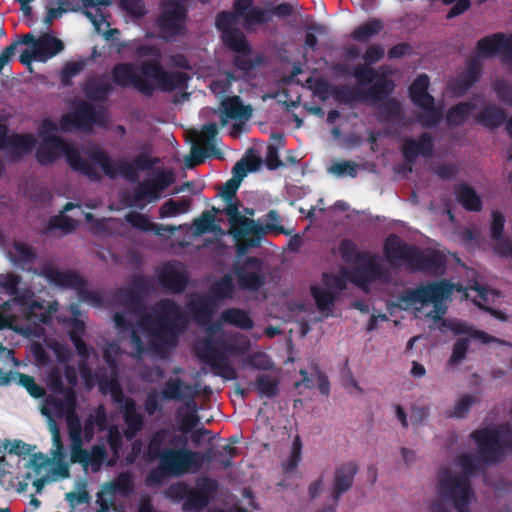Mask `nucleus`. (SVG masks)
<instances>
[{
  "label": "nucleus",
  "instance_id": "nucleus-1",
  "mask_svg": "<svg viewBox=\"0 0 512 512\" xmlns=\"http://www.w3.org/2000/svg\"><path fill=\"white\" fill-rule=\"evenodd\" d=\"M113 320L121 333H130V343L137 355L146 351L140 332L148 337L153 351L162 353L177 346L179 334L188 325L187 315L170 298L159 300L153 307V314L141 317L135 326L123 313H115Z\"/></svg>",
  "mask_w": 512,
  "mask_h": 512
},
{
  "label": "nucleus",
  "instance_id": "nucleus-2",
  "mask_svg": "<svg viewBox=\"0 0 512 512\" xmlns=\"http://www.w3.org/2000/svg\"><path fill=\"white\" fill-rule=\"evenodd\" d=\"M457 463L463 473L454 474L449 469L438 472V494L441 500L433 503L431 512H452L443 501L451 502L457 512H471L470 503L475 498V493L470 477L476 475L482 467L472 454H461L457 458Z\"/></svg>",
  "mask_w": 512,
  "mask_h": 512
},
{
  "label": "nucleus",
  "instance_id": "nucleus-3",
  "mask_svg": "<svg viewBox=\"0 0 512 512\" xmlns=\"http://www.w3.org/2000/svg\"><path fill=\"white\" fill-rule=\"evenodd\" d=\"M200 361L211 368L215 376L225 380H234L237 372L229 361V356H240L244 349L236 339L225 334L207 336L198 341L194 347Z\"/></svg>",
  "mask_w": 512,
  "mask_h": 512
},
{
  "label": "nucleus",
  "instance_id": "nucleus-4",
  "mask_svg": "<svg viewBox=\"0 0 512 512\" xmlns=\"http://www.w3.org/2000/svg\"><path fill=\"white\" fill-rule=\"evenodd\" d=\"M62 154L73 171L85 176L91 182H100L102 180L100 172L91 163L82 158L79 150L56 134L43 137L41 144L35 152V158L40 165L45 166L56 162Z\"/></svg>",
  "mask_w": 512,
  "mask_h": 512
},
{
  "label": "nucleus",
  "instance_id": "nucleus-5",
  "mask_svg": "<svg viewBox=\"0 0 512 512\" xmlns=\"http://www.w3.org/2000/svg\"><path fill=\"white\" fill-rule=\"evenodd\" d=\"M141 152L131 162L119 160L114 162L102 149L96 148L89 153L90 160L100 166L103 173L110 179H115L120 174L124 179L134 182L139 178V171H148L160 163L158 157L151 155L152 147L143 143Z\"/></svg>",
  "mask_w": 512,
  "mask_h": 512
},
{
  "label": "nucleus",
  "instance_id": "nucleus-6",
  "mask_svg": "<svg viewBox=\"0 0 512 512\" xmlns=\"http://www.w3.org/2000/svg\"><path fill=\"white\" fill-rule=\"evenodd\" d=\"M218 489V480L202 476L197 478L194 488L183 481L171 484L165 495L175 502L183 501L184 512H200L210 504Z\"/></svg>",
  "mask_w": 512,
  "mask_h": 512
},
{
  "label": "nucleus",
  "instance_id": "nucleus-7",
  "mask_svg": "<svg viewBox=\"0 0 512 512\" xmlns=\"http://www.w3.org/2000/svg\"><path fill=\"white\" fill-rule=\"evenodd\" d=\"M453 284L447 280H439L421 284L414 289L404 290L398 297L403 308L409 309L419 304L421 307L433 304V311L428 316L435 321L440 320L446 313L443 300L449 298L453 293Z\"/></svg>",
  "mask_w": 512,
  "mask_h": 512
},
{
  "label": "nucleus",
  "instance_id": "nucleus-8",
  "mask_svg": "<svg viewBox=\"0 0 512 512\" xmlns=\"http://www.w3.org/2000/svg\"><path fill=\"white\" fill-rule=\"evenodd\" d=\"M480 459L484 463H495L512 451V427L505 423L496 427L476 429L471 433Z\"/></svg>",
  "mask_w": 512,
  "mask_h": 512
},
{
  "label": "nucleus",
  "instance_id": "nucleus-9",
  "mask_svg": "<svg viewBox=\"0 0 512 512\" xmlns=\"http://www.w3.org/2000/svg\"><path fill=\"white\" fill-rule=\"evenodd\" d=\"M387 277L386 270L382 265L373 259L366 264L355 267L352 271L342 268L339 274L324 272L322 274V282L329 291L338 293L347 288V281L364 289L369 284Z\"/></svg>",
  "mask_w": 512,
  "mask_h": 512
},
{
  "label": "nucleus",
  "instance_id": "nucleus-10",
  "mask_svg": "<svg viewBox=\"0 0 512 512\" xmlns=\"http://www.w3.org/2000/svg\"><path fill=\"white\" fill-rule=\"evenodd\" d=\"M363 86H349L340 84L334 86L332 98L339 104L351 105L355 102L370 101L377 104L391 95L395 90V83L388 77H383L373 84H369L368 88Z\"/></svg>",
  "mask_w": 512,
  "mask_h": 512
},
{
  "label": "nucleus",
  "instance_id": "nucleus-11",
  "mask_svg": "<svg viewBox=\"0 0 512 512\" xmlns=\"http://www.w3.org/2000/svg\"><path fill=\"white\" fill-rule=\"evenodd\" d=\"M174 181L175 175L172 171L159 169L153 178L139 182L133 191L124 197V202L128 207L142 210L149 203L157 202Z\"/></svg>",
  "mask_w": 512,
  "mask_h": 512
},
{
  "label": "nucleus",
  "instance_id": "nucleus-12",
  "mask_svg": "<svg viewBox=\"0 0 512 512\" xmlns=\"http://www.w3.org/2000/svg\"><path fill=\"white\" fill-rule=\"evenodd\" d=\"M188 0H162L161 11L155 20L161 38L171 40L186 32Z\"/></svg>",
  "mask_w": 512,
  "mask_h": 512
},
{
  "label": "nucleus",
  "instance_id": "nucleus-13",
  "mask_svg": "<svg viewBox=\"0 0 512 512\" xmlns=\"http://www.w3.org/2000/svg\"><path fill=\"white\" fill-rule=\"evenodd\" d=\"M42 275L54 286L75 290L82 302L101 306L103 297L99 292L88 289V281L74 270L60 271L54 267H46Z\"/></svg>",
  "mask_w": 512,
  "mask_h": 512
},
{
  "label": "nucleus",
  "instance_id": "nucleus-14",
  "mask_svg": "<svg viewBox=\"0 0 512 512\" xmlns=\"http://www.w3.org/2000/svg\"><path fill=\"white\" fill-rule=\"evenodd\" d=\"M63 395V399L50 395L45 399V407L42 409L43 414H48L47 409L53 410L58 417H66L69 432L73 438L80 441L81 424L76 414L77 394L75 389H67Z\"/></svg>",
  "mask_w": 512,
  "mask_h": 512
},
{
  "label": "nucleus",
  "instance_id": "nucleus-15",
  "mask_svg": "<svg viewBox=\"0 0 512 512\" xmlns=\"http://www.w3.org/2000/svg\"><path fill=\"white\" fill-rule=\"evenodd\" d=\"M232 271L238 287L243 291H258L266 283L264 262L259 257L249 256L243 261L234 262Z\"/></svg>",
  "mask_w": 512,
  "mask_h": 512
},
{
  "label": "nucleus",
  "instance_id": "nucleus-16",
  "mask_svg": "<svg viewBox=\"0 0 512 512\" xmlns=\"http://www.w3.org/2000/svg\"><path fill=\"white\" fill-rule=\"evenodd\" d=\"M137 70V66L132 62L117 63L110 71L111 80L118 87H132L144 96L151 97L156 90L155 85Z\"/></svg>",
  "mask_w": 512,
  "mask_h": 512
},
{
  "label": "nucleus",
  "instance_id": "nucleus-17",
  "mask_svg": "<svg viewBox=\"0 0 512 512\" xmlns=\"http://www.w3.org/2000/svg\"><path fill=\"white\" fill-rule=\"evenodd\" d=\"M140 71L147 79H154L161 91L172 92L187 86L189 76L181 71H165L157 60H144L140 64Z\"/></svg>",
  "mask_w": 512,
  "mask_h": 512
},
{
  "label": "nucleus",
  "instance_id": "nucleus-18",
  "mask_svg": "<svg viewBox=\"0 0 512 512\" xmlns=\"http://www.w3.org/2000/svg\"><path fill=\"white\" fill-rule=\"evenodd\" d=\"M384 48L379 44L370 45L362 56L364 64L356 65L351 71L358 85L367 86L383 77H387L384 73L372 67L373 64L379 62L384 57Z\"/></svg>",
  "mask_w": 512,
  "mask_h": 512
},
{
  "label": "nucleus",
  "instance_id": "nucleus-19",
  "mask_svg": "<svg viewBox=\"0 0 512 512\" xmlns=\"http://www.w3.org/2000/svg\"><path fill=\"white\" fill-rule=\"evenodd\" d=\"M103 115L91 104L81 102L73 112L65 113L59 121L60 130L63 132L76 129H90L94 124L101 123Z\"/></svg>",
  "mask_w": 512,
  "mask_h": 512
},
{
  "label": "nucleus",
  "instance_id": "nucleus-20",
  "mask_svg": "<svg viewBox=\"0 0 512 512\" xmlns=\"http://www.w3.org/2000/svg\"><path fill=\"white\" fill-rule=\"evenodd\" d=\"M195 451L186 448H164L162 457L158 460L163 470L171 476H182L193 472Z\"/></svg>",
  "mask_w": 512,
  "mask_h": 512
},
{
  "label": "nucleus",
  "instance_id": "nucleus-21",
  "mask_svg": "<svg viewBox=\"0 0 512 512\" xmlns=\"http://www.w3.org/2000/svg\"><path fill=\"white\" fill-rule=\"evenodd\" d=\"M496 54L502 55L504 62H512V34L497 32L480 39L476 44V55L489 58Z\"/></svg>",
  "mask_w": 512,
  "mask_h": 512
},
{
  "label": "nucleus",
  "instance_id": "nucleus-22",
  "mask_svg": "<svg viewBox=\"0 0 512 512\" xmlns=\"http://www.w3.org/2000/svg\"><path fill=\"white\" fill-rule=\"evenodd\" d=\"M218 134V127L216 123H208L203 125L201 129L200 138L205 142L206 147L199 145H193L191 148V154L186 157L185 163L188 168L195 167L204 162L207 157L221 158L222 153L218 150L214 144V140Z\"/></svg>",
  "mask_w": 512,
  "mask_h": 512
},
{
  "label": "nucleus",
  "instance_id": "nucleus-23",
  "mask_svg": "<svg viewBox=\"0 0 512 512\" xmlns=\"http://www.w3.org/2000/svg\"><path fill=\"white\" fill-rule=\"evenodd\" d=\"M416 249L417 246L408 244L396 234H391L384 242L383 253L391 266H399L400 262H404L410 269L412 261L415 260Z\"/></svg>",
  "mask_w": 512,
  "mask_h": 512
},
{
  "label": "nucleus",
  "instance_id": "nucleus-24",
  "mask_svg": "<svg viewBox=\"0 0 512 512\" xmlns=\"http://www.w3.org/2000/svg\"><path fill=\"white\" fill-rule=\"evenodd\" d=\"M229 224L230 234L238 241L243 239L246 235H263L268 232L287 234L285 228L282 225L267 223L262 226L255 220L247 218L243 215L230 220Z\"/></svg>",
  "mask_w": 512,
  "mask_h": 512
},
{
  "label": "nucleus",
  "instance_id": "nucleus-25",
  "mask_svg": "<svg viewBox=\"0 0 512 512\" xmlns=\"http://www.w3.org/2000/svg\"><path fill=\"white\" fill-rule=\"evenodd\" d=\"M157 281L165 292L181 294L188 286L189 277L184 270H179L175 263L166 262L157 271Z\"/></svg>",
  "mask_w": 512,
  "mask_h": 512
},
{
  "label": "nucleus",
  "instance_id": "nucleus-26",
  "mask_svg": "<svg viewBox=\"0 0 512 512\" xmlns=\"http://www.w3.org/2000/svg\"><path fill=\"white\" fill-rule=\"evenodd\" d=\"M233 8L243 19V27L251 31L257 25H266L271 21L270 12L254 6V0H235Z\"/></svg>",
  "mask_w": 512,
  "mask_h": 512
},
{
  "label": "nucleus",
  "instance_id": "nucleus-27",
  "mask_svg": "<svg viewBox=\"0 0 512 512\" xmlns=\"http://www.w3.org/2000/svg\"><path fill=\"white\" fill-rule=\"evenodd\" d=\"M218 305L208 295H190L185 309L190 318L197 324L204 325L211 321Z\"/></svg>",
  "mask_w": 512,
  "mask_h": 512
},
{
  "label": "nucleus",
  "instance_id": "nucleus-28",
  "mask_svg": "<svg viewBox=\"0 0 512 512\" xmlns=\"http://www.w3.org/2000/svg\"><path fill=\"white\" fill-rule=\"evenodd\" d=\"M357 473L358 466L354 462L344 463L335 469L331 488L335 505H338L340 497L352 487Z\"/></svg>",
  "mask_w": 512,
  "mask_h": 512
},
{
  "label": "nucleus",
  "instance_id": "nucleus-29",
  "mask_svg": "<svg viewBox=\"0 0 512 512\" xmlns=\"http://www.w3.org/2000/svg\"><path fill=\"white\" fill-rule=\"evenodd\" d=\"M160 394L165 400L185 401V406H195L197 392L180 378H170L164 383Z\"/></svg>",
  "mask_w": 512,
  "mask_h": 512
},
{
  "label": "nucleus",
  "instance_id": "nucleus-30",
  "mask_svg": "<svg viewBox=\"0 0 512 512\" xmlns=\"http://www.w3.org/2000/svg\"><path fill=\"white\" fill-rule=\"evenodd\" d=\"M414 257L415 260L412 261L410 267L412 271L439 274L445 268V257L438 251L425 252L417 247Z\"/></svg>",
  "mask_w": 512,
  "mask_h": 512
},
{
  "label": "nucleus",
  "instance_id": "nucleus-31",
  "mask_svg": "<svg viewBox=\"0 0 512 512\" xmlns=\"http://www.w3.org/2000/svg\"><path fill=\"white\" fill-rule=\"evenodd\" d=\"M252 114L250 106H244L240 96L226 97L221 101L220 122L225 126L228 120H249Z\"/></svg>",
  "mask_w": 512,
  "mask_h": 512
},
{
  "label": "nucleus",
  "instance_id": "nucleus-32",
  "mask_svg": "<svg viewBox=\"0 0 512 512\" xmlns=\"http://www.w3.org/2000/svg\"><path fill=\"white\" fill-rule=\"evenodd\" d=\"M433 149L434 142L432 136L429 133L424 132L419 136L417 140H406L402 147V153L407 161L412 162L419 155L430 157L432 155Z\"/></svg>",
  "mask_w": 512,
  "mask_h": 512
},
{
  "label": "nucleus",
  "instance_id": "nucleus-33",
  "mask_svg": "<svg viewBox=\"0 0 512 512\" xmlns=\"http://www.w3.org/2000/svg\"><path fill=\"white\" fill-rule=\"evenodd\" d=\"M37 144L35 136L29 133H13L9 137L6 151L14 161H19L25 155L30 154Z\"/></svg>",
  "mask_w": 512,
  "mask_h": 512
},
{
  "label": "nucleus",
  "instance_id": "nucleus-34",
  "mask_svg": "<svg viewBox=\"0 0 512 512\" xmlns=\"http://www.w3.org/2000/svg\"><path fill=\"white\" fill-rule=\"evenodd\" d=\"M122 414L126 429L124 436L127 440H132L144 426V417L137 412L136 402L133 398H127L125 405L122 406Z\"/></svg>",
  "mask_w": 512,
  "mask_h": 512
},
{
  "label": "nucleus",
  "instance_id": "nucleus-35",
  "mask_svg": "<svg viewBox=\"0 0 512 512\" xmlns=\"http://www.w3.org/2000/svg\"><path fill=\"white\" fill-rule=\"evenodd\" d=\"M105 77V75L91 76L85 81L83 92L88 99L97 102H104L108 99L114 88L110 82L105 80Z\"/></svg>",
  "mask_w": 512,
  "mask_h": 512
},
{
  "label": "nucleus",
  "instance_id": "nucleus-36",
  "mask_svg": "<svg viewBox=\"0 0 512 512\" xmlns=\"http://www.w3.org/2000/svg\"><path fill=\"white\" fill-rule=\"evenodd\" d=\"M32 48H35L38 61L45 62L59 54L64 49V44L60 39L45 33L34 42Z\"/></svg>",
  "mask_w": 512,
  "mask_h": 512
},
{
  "label": "nucleus",
  "instance_id": "nucleus-37",
  "mask_svg": "<svg viewBox=\"0 0 512 512\" xmlns=\"http://www.w3.org/2000/svg\"><path fill=\"white\" fill-rule=\"evenodd\" d=\"M507 120L506 111L495 104L485 106L475 117V121L489 130H494L503 125Z\"/></svg>",
  "mask_w": 512,
  "mask_h": 512
},
{
  "label": "nucleus",
  "instance_id": "nucleus-38",
  "mask_svg": "<svg viewBox=\"0 0 512 512\" xmlns=\"http://www.w3.org/2000/svg\"><path fill=\"white\" fill-rule=\"evenodd\" d=\"M338 251L341 256V259L345 263H359L362 262L366 264L368 261L373 259L374 261H377V255L376 254H370L368 252H362L358 249L357 245L350 239H343L340 241L338 246Z\"/></svg>",
  "mask_w": 512,
  "mask_h": 512
},
{
  "label": "nucleus",
  "instance_id": "nucleus-39",
  "mask_svg": "<svg viewBox=\"0 0 512 512\" xmlns=\"http://www.w3.org/2000/svg\"><path fill=\"white\" fill-rule=\"evenodd\" d=\"M124 219L127 223H129L133 228L140 230L142 232H150L154 231L156 234L161 235V230L174 233L176 231V227L169 225H158L149 220V218L136 211L128 212Z\"/></svg>",
  "mask_w": 512,
  "mask_h": 512
},
{
  "label": "nucleus",
  "instance_id": "nucleus-40",
  "mask_svg": "<svg viewBox=\"0 0 512 512\" xmlns=\"http://www.w3.org/2000/svg\"><path fill=\"white\" fill-rule=\"evenodd\" d=\"M422 112L417 115L418 123L424 128H435L443 119L444 106L436 104L435 99L418 106Z\"/></svg>",
  "mask_w": 512,
  "mask_h": 512
},
{
  "label": "nucleus",
  "instance_id": "nucleus-41",
  "mask_svg": "<svg viewBox=\"0 0 512 512\" xmlns=\"http://www.w3.org/2000/svg\"><path fill=\"white\" fill-rule=\"evenodd\" d=\"M430 86V78L427 74L418 75L409 86L408 92L412 103L419 106L423 103L430 102L435 99L429 94L428 89Z\"/></svg>",
  "mask_w": 512,
  "mask_h": 512
},
{
  "label": "nucleus",
  "instance_id": "nucleus-42",
  "mask_svg": "<svg viewBox=\"0 0 512 512\" xmlns=\"http://www.w3.org/2000/svg\"><path fill=\"white\" fill-rule=\"evenodd\" d=\"M221 41L226 48L237 54H251L252 52L251 44L240 28L222 34Z\"/></svg>",
  "mask_w": 512,
  "mask_h": 512
},
{
  "label": "nucleus",
  "instance_id": "nucleus-43",
  "mask_svg": "<svg viewBox=\"0 0 512 512\" xmlns=\"http://www.w3.org/2000/svg\"><path fill=\"white\" fill-rule=\"evenodd\" d=\"M475 109L476 105L470 101H463L455 104L450 107L445 114L447 125L449 127H458L463 125Z\"/></svg>",
  "mask_w": 512,
  "mask_h": 512
},
{
  "label": "nucleus",
  "instance_id": "nucleus-44",
  "mask_svg": "<svg viewBox=\"0 0 512 512\" xmlns=\"http://www.w3.org/2000/svg\"><path fill=\"white\" fill-rule=\"evenodd\" d=\"M221 320L242 330H250L254 327V321L242 308H227L220 315Z\"/></svg>",
  "mask_w": 512,
  "mask_h": 512
},
{
  "label": "nucleus",
  "instance_id": "nucleus-45",
  "mask_svg": "<svg viewBox=\"0 0 512 512\" xmlns=\"http://www.w3.org/2000/svg\"><path fill=\"white\" fill-rule=\"evenodd\" d=\"M310 293L315 301L317 309L325 316L332 315L334 304L339 297L338 293L319 286H312Z\"/></svg>",
  "mask_w": 512,
  "mask_h": 512
},
{
  "label": "nucleus",
  "instance_id": "nucleus-46",
  "mask_svg": "<svg viewBox=\"0 0 512 512\" xmlns=\"http://www.w3.org/2000/svg\"><path fill=\"white\" fill-rule=\"evenodd\" d=\"M235 292V284L230 274L222 276L212 283L208 296L218 304V301L231 299Z\"/></svg>",
  "mask_w": 512,
  "mask_h": 512
},
{
  "label": "nucleus",
  "instance_id": "nucleus-47",
  "mask_svg": "<svg viewBox=\"0 0 512 512\" xmlns=\"http://www.w3.org/2000/svg\"><path fill=\"white\" fill-rule=\"evenodd\" d=\"M384 28L383 22L378 18H371L357 26L351 33V38L357 42L365 43L379 35Z\"/></svg>",
  "mask_w": 512,
  "mask_h": 512
},
{
  "label": "nucleus",
  "instance_id": "nucleus-48",
  "mask_svg": "<svg viewBox=\"0 0 512 512\" xmlns=\"http://www.w3.org/2000/svg\"><path fill=\"white\" fill-rule=\"evenodd\" d=\"M456 197L462 207L468 211L479 212L482 209V200L476 191L467 184L459 186Z\"/></svg>",
  "mask_w": 512,
  "mask_h": 512
},
{
  "label": "nucleus",
  "instance_id": "nucleus-49",
  "mask_svg": "<svg viewBox=\"0 0 512 512\" xmlns=\"http://www.w3.org/2000/svg\"><path fill=\"white\" fill-rule=\"evenodd\" d=\"M191 205L192 200L188 197H184L179 201L169 199L160 206L158 210L159 218L165 219L185 214L190 210Z\"/></svg>",
  "mask_w": 512,
  "mask_h": 512
},
{
  "label": "nucleus",
  "instance_id": "nucleus-50",
  "mask_svg": "<svg viewBox=\"0 0 512 512\" xmlns=\"http://www.w3.org/2000/svg\"><path fill=\"white\" fill-rule=\"evenodd\" d=\"M390 95L384 100L380 101L379 115L385 121H396L401 119L403 110L400 102L396 98H389Z\"/></svg>",
  "mask_w": 512,
  "mask_h": 512
},
{
  "label": "nucleus",
  "instance_id": "nucleus-51",
  "mask_svg": "<svg viewBox=\"0 0 512 512\" xmlns=\"http://www.w3.org/2000/svg\"><path fill=\"white\" fill-rule=\"evenodd\" d=\"M255 387L260 396L267 398H274L279 393V381L267 374L257 376Z\"/></svg>",
  "mask_w": 512,
  "mask_h": 512
},
{
  "label": "nucleus",
  "instance_id": "nucleus-52",
  "mask_svg": "<svg viewBox=\"0 0 512 512\" xmlns=\"http://www.w3.org/2000/svg\"><path fill=\"white\" fill-rule=\"evenodd\" d=\"M115 296L121 301V303L133 310L141 311L144 309V300L140 297L132 288H119L115 292Z\"/></svg>",
  "mask_w": 512,
  "mask_h": 512
},
{
  "label": "nucleus",
  "instance_id": "nucleus-53",
  "mask_svg": "<svg viewBox=\"0 0 512 512\" xmlns=\"http://www.w3.org/2000/svg\"><path fill=\"white\" fill-rule=\"evenodd\" d=\"M168 435L169 431L167 429H160L152 435L147 445V454L150 459L159 460L162 457L164 453L162 447Z\"/></svg>",
  "mask_w": 512,
  "mask_h": 512
},
{
  "label": "nucleus",
  "instance_id": "nucleus-54",
  "mask_svg": "<svg viewBox=\"0 0 512 512\" xmlns=\"http://www.w3.org/2000/svg\"><path fill=\"white\" fill-rule=\"evenodd\" d=\"M239 18H241V16L236 12L234 8L233 11H220L216 15L215 27L222 35L227 31L238 29V27H236L235 25L238 22Z\"/></svg>",
  "mask_w": 512,
  "mask_h": 512
},
{
  "label": "nucleus",
  "instance_id": "nucleus-55",
  "mask_svg": "<svg viewBox=\"0 0 512 512\" xmlns=\"http://www.w3.org/2000/svg\"><path fill=\"white\" fill-rule=\"evenodd\" d=\"M123 48L134 50L135 55L139 58L153 57L159 61L161 57L160 49L152 44H136V41L123 42L120 44L119 51Z\"/></svg>",
  "mask_w": 512,
  "mask_h": 512
},
{
  "label": "nucleus",
  "instance_id": "nucleus-56",
  "mask_svg": "<svg viewBox=\"0 0 512 512\" xmlns=\"http://www.w3.org/2000/svg\"><path fill=\"white\" fill-rule=\"evenodd\" d=\"M482 61L478 56H472L467 60L465 69L460 76L472 85V87L480 80L482 75Z\"/></svg>",
  "mask_w": 512,
  "mask_h": 512
},
{
  "label": "nucleus",
  "instance_id": "nucleus-57",
  "mask_svg": "<svg viewBox=\"0 0 512 512\" xmlns=\"http://www.w3.org/2000/svg\"><path fill=\"white\" fill-rule=\"evenodd\" d=\"M482 61L478 56H472L467 60L465 69L460 76L472 85V87L480 80L482 75Z\"/></svg>",
  "mask_w": 512,
  "mask_h": 512
},
{
  "label": "nucleus",
  "instance_id": "nucleus-58",
  "mask_svg": "<svg viewBox=\"0 0 512 512\" xmlns=\"http://www.w3.org/2000/svg\"><path fill=\"white\" fill-rule=\"evenodd\" d=\"M482 61L478 56H472L467 60L465 69L460 76L472 85V87L480 80L482 75Z\"/></svg>",
  "mask_w": 512,
  "mask_h": 512
},
{
  "label": "nucleus",
  "instance_id": "nucleus-59",
  "mask_svg": "<svg viewBox=\"0 0 512 512\" xmlns=\"http://www.w3.org/2000/svg\"><path fill=\"white\" fill-rule=\"evenodd\" d=\"M129 287L143 299L155 291L153 279L144 275H134L131 278Z\"/></svg>",
  "mask_w": 512,
  "mask_h": 512
},
{
  "label": "nucleus",
  "instance_id": "nucleus-60",
  "mask_svg": "<svg viewBox=\"0 0 512 512\" xmlns=\"http://www.w3.org/2000/svg\"><path fill=\"white\" fill-rule=\"evenodd\" d=\"M78 226V222L67 215H56L49 219L47 231L60 230L65 234L73 232Z\"/></svg>",
  "mask_w": 512,
  "mask_h": 512
},
{
  "label": "nucleus",
  "instance_id": "nucleus-61",
  "mask_svg": "<svg viewBox=\"0 0 512 512\" xmlns=\"http://www.w3.org/2000/svg\"><path fill=\"white\" fill-rule=\"evenodd\" d=\"M478 402V398L472 395H463L454 405L453 410L449 412L448 417L463 419L465 418L473 404Z\"/></svg>",
  "mask_w": 512,
  "mask_h": 512
},
{
  "label": "nucleus",
  "instance_id": "nucleus-62",
  "mask_svg": "<svg viewBox=\"0 0 512 512\" xmlns=\"http://www.w3.org/2000/svg\"><path fill=\"white\" fill-rule=\"evenodd\" d=\"M215 216L210 211H204L200 217L193 222L195 234L202 235L208 232H214L218 226L215 225Z\"/></svg>",
  "mask_w": 512,
  "mask_h": 512
},
{
  "label": "nucleus",
  "instance_id": "nucleus-63",
  "mask_svg": "<svg viewBox=\"0 0 512 512\" xmlns=\"http://www.w3.org/2000/svg\"><path fill=\"white\" fill-rule=\"evenodd\" d=\"M260 162L261 159L258 157H252L247 160L242 159L238 161L232 169V178L239 179V182L241 183L242 179L247 175L248 172H253L258 169Z\"/></svg>",
  "mask_w": 512,
  "mask_h": 512
},
{
  "label": "nucleus",
  "instance_id": "nucleus-64",
  "mask_svg": "<svg viewBox=\"0 0 512 512\" xmlns=\"http://www.w3.org/2000/svg\"><path fill=\"white\" fill-rule=\"evenodd\" d=\"M107 458V451L103 445H94L88 451L87 468L90 467L93 472H98Z\"/></svg>",
  "mask_w": 512,
  "mask_h": 512
}]
</instances>
